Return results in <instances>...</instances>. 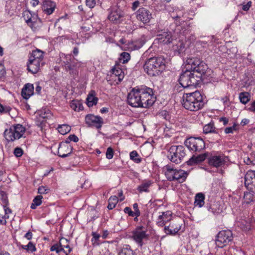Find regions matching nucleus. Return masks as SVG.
Wrapping results in <instances>:
<instances>
[{
  "label": "nucleus",
  "mask_w": 255,
  "mask_h": 255,
  "mask_svg": "<svg viewBox=\"0 0 255 255\" xmlns=\"http://www.w3.org/2000/svg\"><path fill=\"white\" fill-rule=\"evenodd\" d=\"M156 101L152 89L146 86L133 88L128 96V104L133 107L149 108Z\"/></svg>",
  "instance_id": "obj_1"
},
{
  "label": "nucleus",
  "mask_w": 255,
  "mask_h": 255,
  "mask_svg": "<svg viewBox=\"0 0 255 255\" xmlns=\"http://www.w3.org/2000/svg\"><path fill=\"white\" fill-rule=\"evenodd\" d=\"M183 106L191 111H197L204 106L203 97L199 91L187 93L183 96Z\"/></svg>",
  "instance_id": "obj_2"
},
{
  "label": "nucleus",
  "mask_w": 255,
  "mask_h": 255,
  "mask_svg": "<svg viewBox=\"0 0 255 255\" xmlns=\"http://www.w3.org/2000/svg\"><path fill=\"white\" fill-rule=\"evenodd\" d=\"M143 68L149 76H159L165 69V60L162 57L150 58L145 61Z\"/></svg>",
  "instance_id": "obj_3"
},
{
  "label": "nucleus",
  "mask_w": 255,
  "mask_h": 255,
  "mask_svg": "<svg viewBox=\"0 0 255 255\" xmlns=\"http://www.w3.org/2000/svg\"><path fill=\"white\" fill-rule=\"evenodd\" d=\"M43 52L36 49L33 50L29 57L27 69L32 74L37 73L43 64Z\"/></svg>",
  "instance_id": "obj_4"
},
{
  "label": "nucleus",
  "mask_w": 255,
  "mask_h": 255,
  "mask_svg": "<svg viewBox=\"0 0 255 255\" xmlns=\"http://www.w3.org/2000/svg\"><path fill=\"white\" fill-rule=\"evenodd\" d=\"M185 68L190 70L197 79L200 80L202 76L206 72L207 65L205 62L201 61L197 58L188 59L185 63Z\"/></svg>",
  "instance_id": "obj_5"
},
{
  "label": "nucleus",
  "mask_w": 255,
  "mask_h": 255,
  "mask_svg": "<svg viewBox=\"0 0 255 255\" xmlns=\"http://www.w3.org/2000/svg\"><path fill=\"white\" fill-rule=\"evenodd\" d=\"M165 175L167 179L170 181H177L183 183L188 175L187 171L182 169L174 168L167 165L164 167Z\"/></svg>",
  "instance_id": "obj_6"
},
{
  "label": "nucleus",
  "mask_w": 255,
  "mask_h": 255,
  "mask_svg": "<svg viewBox=\"0 0 255 255\" xmlns=\"http://www.w3.org/2000/svg\"><path fill=\"white\" fill-rule=\"evenodd\" d=\"M25 131V128L21 125L16 124L4 131V137L8 141H13L21 138Z\"/></svg>",
  "instance_id": "obj_7"
},
{
  "label": "nucleus",
  "mask_w": 255,
  "mask_h": 255,
  "mask_svg": "<svg viewBox=\"0 0 255 255\" xmlns=\"http://www.w3.org/2000/svg\"><path fill=\"white\" fill-rule=\"evenodd\" d=\"M185 148L182 145L171 146L169 150L168 157L173 162L180 163L185 156Z\"/></svg>",
  "instance_id": "obj_8"
},
{
  "label": "nucleus",
  "mask_w": 255,
  "mask_h": 255,
  "mask_svg": "<svg viewBox=\"0 0 255 255\" xmlns=\"http://www.w3.org/2000/svg\"><path fill=\"white\" fill-rule=\"evenodd\" d=\"M199 81L194 76V73L187 69L180 75L179 79L180 84L184 88L195 86Z\"/></svg>",
  "instance_id": "obj_9"
},
{
  "label": "nucleus",
  "mask_w": 255,
  "mask_h": 255,
  "mask_svg": "<svg viewBox=\"0 0 255 255\" xmlns=\"http://www.w3.org/2000/svg\"><path fill=\"white\" fill-rule=\"evenodd\" d=\"M186 146L191 151L200 152L205 146V142L200 137H190L184 142Z\"/></svg>",
  "instance_id": "obj_10"
},
{
  "label": "nucleus",
  "mask_w": 255,
  "mask_h": 255,
  "mask_svg": "<svg viewBox=\"0 0 255 255\" xmlns=\"http://www.w3.org/2000/svg\"><path fill=\"white\" fill-rule=\"evenodd\" d=\"M63 66L65 70L73 76H76L78 73V69L81 66V63L75 62L72 60L71 55H66L63 61Z\"/></svg>",
  "instance_id": "obj_11"
},
{
  "label": "nucleus",
  "mask_w": 255,
  "mask_h": 255,
  "mask_svg": "<svg viewBox=\"0 0 255 255\" xmlns=\"http://www.w3.org/2000/svg\"><path fill=\"white\" fill-rule=\"evenodd\" d=\"M149 235L147 233L146 229L142 226L137 227L132 232V239L140 246L143 245V241L147 240Z\"/></svg>",
  "instance_id": "obj_12"
},
{
  "label": "nucleus",
  "mask_w": 255,
  "mask_h": 255,
  "mask_svg": "<svg viewBox=\"0 0 255 255\" xmlns=\"http://www.w3.org/2000/svg\"><path fill=\"white\" fill-rule=\"evenodd\" d=\"M233 238V234L230 230L221 231L217 236L216 244L218 247L223 248L231 243Z\"/></svg>",
  "instance_id": "obj_13"
},
{
  "label": "nucleus",
  "mask_w": 255,
  "mask_h": 255,
  "mask_svg": "<svg viewBox=\"0 0 255 255\" xmlns=\"http://www.w3.org/2000/svg\"><path fill=\"white\" fill-rule=\"evenodd\" d=\"M229 161L228 156L223 154L210 156L208 158L209 164L216 167H222Z\"/></svg>",
  "instance_id": "obj_14"
},
{
  "label": "nucleus",
  "mask_w": 255,
  "mask_h": 255,
  "mask_svg": "<svg viewBox=\"0 0 255 255\" xmlns=\"http://www.w3.org/2000/svg\"><path fill=\"white\" fill-rule=\"evenodd\" d=\"M85 121L88 126L95 127L98 129H101L104 124V120L102 117L93 114L87 115Z\"/></svg>",
  "instance_id": "obj_15"
},
{
  "label": "nucleus",
  "mask_w": 255,
  "mask_h": 255,
  "mask_svg": "<svg viewBox=\"0 0 255 255\" xmlns=\"http://www.w3.org/2000/svg\"><path fill=\"white\" fill-rule=\"evenodd\" d=\"M245 184L249 190L255 193V171L249 170L246 173Z\"/></svg>",
  "instance_id": "obj_16"
},
{
  "label": "nucleus",
  "mask_w": 255,
  "mask_h": 255,
  "mask_svg": "<svg viewBox=\"0 0 255 255\" xmlns=\"http://www.w3.org/2000/svg\"><path fill=\"white\" fill-rule=\"evenodd\" d=\"M136 17L138 20L143 23H147L152 18V14L149 10L141 7L137 11Z\"/></svg>",
  "instance_id": "obj_17"
},
{
  "label": "nucleus",
  "mask_w": 255,
  "mask_h": 255,
  "mask_svg": "<svg viewBox=\"0 0 255 255\" xmlns=\"http://www.w3.org/2000/svg\"><path fill=\"white\" fill-rule=\"evenodd\" d=\"M124 17L123 12L118 8H113L108 16L109 19L115 23H120Z\"/></svg>",
  "instance_id": "obj_18"
},
{
  "label": "nucleus",
  "mask_w": 255,
  "mask_h": 255,
  "mask_svg": "<svg viewBox=\"0 0 255 255\" xmlns=\"http://www.w3.org/2000/svg\"><path fill=\"white\" fill-rule=\"evenodd\" d=\"M172 219V212L170 211L162 212L157 219L156 224L159 227H163Z\"/></svg>",
  "instance_id": "obj_19"
},
{
  "label": "nucleus",
  "mask_w": 255,
  "mask_h": 255,
  "mask_svg": "<svg viewBox=\"0 0 255 255\" xmlns=\"http://www.w3.org/2000/svg\"><path fill=\"white\" fill-rule=\"evenodd\" d=\"M72 151V147L69 145L68 144L61 143L59 145L58 154V155L62 158L68 156Z\"/></svg>",
  "instance_id": "obj_20"
},
{
  "label": "nucleus",
  "mask_w": 255,
  "mask_h": 255,
  "mask_svg": "<svg viewBox=\"0 0 255 255\" xmlns=\"http://www.w3.org/2000/svg\"><path fill=\"white\" fill-rule=\"evenodd\" d=\"M50 113L48 109H42L37 112V125L39 126L42 125L45 119H48L50 116Z\"/></svg>",
  "instance_id": "obj_21"
},
{
  "label": "nucleus",
  "mask_w": 255,
  "mask_h": 255,
  "mask_svg": "<svg viewBox=\"0 0 255 255\" xmlns=\"http://www.w3.org/2000/svg\"><path fill=\"white\" fill-rule=\"evenodd\" d=\"M34 93V87L33 84H26L23 88L21 91V95L23 98L28 99Z\"/></svg>",
  "instance_id": "obj_22"
},
{
  "label": "nucleus",
  "mask_w": 255,
  "mask_h": 255,
  "mask_svg": "<svg viewBox=\"0 0 255 255\" xmlns=\"http://www.w3.org/2000/svg\"><path fill=\"white\" fill-rule=\"evenodd\" d=\"M157 39L160 43H169L172 40L171 33L170 32H163L157 35Z\"/></svg>",
  "instance_id": "obj_23"
},
{
  "label": "nucleus",
  "mask_w": 255,
  "mask_h": 255,
  "mask_svg": "<svg viewBox=\"0 0 255 255\" xmlns=\"http://www.w3.org/2000/svg\"><path fill=\"white\" fill-rule=\"evenodd\" d=\"M44 11L47 14H51L55 7V3L49 0H45L43 3Z\"/></svg>",
  "instance_id": "obj_24"
},
{
  "label": "nucleus",
  "mask_w": 255,
  "mask_h": 255,
  "mask_svg": "<svg viewBox=\"0 0 255 255\" xmlns=\"http://www.w3.org/2000/svg\"><path fill=\"white\" fill-rule=\"evenodd\" d=\"M207 157L206 153L200 154L198 156H193L189 160L186 162L188 165H192L198 162L204 161Z\"/></svg>",
  "instance_id": "obj_25"
},
{
  "label": "nucleus",
  "mask_w": 255,
  "mask_h": 255,
  "mask_svg": "<svg viewBox=\"0 0 255 255\" xmlns=\"http://www.w3.org/2000/svg\"><path fill=\"white\" fill-rule=\"evenodd\" d=\"M59 243L60 246L62 248L61 251L65 254H68L71 252L72 248L69 247V243L68 240L64 238H62L60 239Z\"/></svg>",
  "instance_id": "obj_26"
},
{
  "label": "nucleus",
  "mask_w": 255,
  "mask_h": 255,
  "mask_svg": "<svg viewBox=\"0 0 255 255\" xmlns=\"http://www.w3.org/2000/svg\"><path fill=\"white\" fill-rule=\"evenodd\" d=\"M176 227L174 228L173 224H170L169 226H165L164 230L167 234L175 235L181 229V225H175Z\"/></svg>",
  "instance_id": "obj_27"
},
{
  "label": "nucleus",
  "mask_w": 255,
  "mask_h": 255,
  "mask_svg": "<svg viewBox=\"0 0 255 255\" xmlns=\"http://www.w3.org/2000/svg\"><path fill=\"white\" fill-rule=\"evenodd\" d=\"M87 104L89 107H91L96 105L98 102V98L95 97V92L91 91L88 94L87 98Z\"/></svg>",
  "instance_id": "obj_28"
},
{
  "label": "nucleus",
  "mask_w": 255,
  "mask_h": 255,
  "mask_svg": "<svg viewBox=\"0 0 255 255\" xmlns=\"http://www.w3.org/2000/svg\"><path fill=\"white\" fill-rule=\"evenodd\" d=\"M254 194H255V193L253 192L252 191L245 192L243 198V203L250 204L253 203L255 199Z\"/></svg>",
  "instance_id": "obj_29"
},
{
  "label": "nucleus",
  "mask_w": 255,
  "mask_h": 255,
  "mask_svg": "<svg viewBox=\"0 0 255 255\" xmlns=\"http://www.w3.org/2000/svg\"><path fill=\"white\" fill-rule=\"evenodd\" d=\"M204 195L202 193H199L196 194L194 204L195 206H198L201 207L204 204Z\"/></svg>",
  "instance_id": "obj_30"
},
{
  "label": "nucleus",
  "mask_w": 255,
  "mask_h": 255,
  "mask_svg": "<svg viewBox=\"0 0 255 255\" xmlns=\"http://www.w3.org/2000/svg\"><path fill=\"white\" fill-rule=\"evenodd\" d=\"M70 106L75 111H80L83 109L82 103L78 100H73L71 102Z\"/></svg>",
  "instance_id": "obj_31"
},
{
  "label": "nucleus",
  "mask_w": 255,
  "mask_h": 255,
  "mask_svg": "<svg viewBox=\"0 0 255 255\" xmlns=\"http://www.w3.org/2000/svg\"><path fill=\"white\" fill-rule=\"evenodd\" d=\"M152 184V182L149 180L143 182L138 187L137 189L140 192H148V188Z\"/></svg>",
  "instance_id": "obj_32"
},
{
  "label": "nucleus",
  "mask_w": 255,
  "mask_h": 255,
  "mask_svg": "<svg viewBox=\"0 0 255 255\" xmlns=\"http://www.w3.org/2000/svg\"><path fill=\"white\" fill-rule=\"evenodd\" d=\"M118 198L116 196H111L109 199V204L107 206L109 210L114 209L118 202Z\"/></svg>",
  "instance_id": "obj_33"
},
{
  "label": "nucleus",
  "mask_w": 255,
  "mask_h": 255,
  "mask_svg": "<svg viewBox=\"0 0 255 255\" xmlns=\"http://www.w3.org/2000/svg\"><path fill=\"white\" fill-rule=\"evenodd\" d=\"M130 159L136 163H139L141 161V158L136 151L133 150L129 153Z\"/></svg>",
  "instance_id": "obj_34"
},
{
  "label": "nucleus",
  "mask_w": 255,
  "mask_h": 255,
  "mask_svg": "<svg viewBox=\"0 0 255 255\" xmlns=\"http://www.w3.org/2000/svg\"><path fill=\"white\" fill-rule=\"evenodd\" d=\"M113 74L118 77L119 82L122 81L124 77V73L121 68H114L113 69Z\"/></svg>",
  "instance_id": "obj_35"
},
{
  "label": "nucleus",
  "mask_w": 255,
  "mask_h": 255,
  "mask_svg": "<svg viewBox=\"0 0 255 255\" xmlns=\"http://www.w3.org/2000/svg\"><path fill=\"white\" fill-rule=\"evenodd\" d=\"M43 198L41 195L36 196L32 201V203L31 205V208L35 209L37 206L41 205L42 203V199Z\"/></svg>",
  "instance_id": "obj_36"
},
{
  "label": "nucleus",
  "mask_w": 255,
  "mask_h": 255,
  "mask_svg": "<svg viewBox=\"0 0 255 255\" xmlns=\"http://www.w3.org/2000/svg\"><path fill=\"white\" fill-rule=\"evenodd\" d=\"M203 132L205 134L215 132L216 130L214 124L210 123L207 125H206L203 127Z\"/></svg>",
  "instance_id": "obj_37"
},
{
  "label": "nucleus",
  "mask_w": 255,
  "mask_h": 255,
  "mask_svg": "<svg viewBox=\"0 0 255 255\" xmlns=\"http://www.w3.org/2000/svg\"><path fill=\"white\" fill-rule=\"evenodd\" d=\"M92 236L93 238L91 239V242L92 243V245L94 246H97L100 245V235L97 233L96 232H92Z\"/></svg>",
  "instance_id": "obj_38"
},
{
  "label": "nucleus",
  "mask_w": 255,
  "mask_h": 255,
  "mask_svg": "<svg viewBox=\"0 0 255 255\" xmlns=\"http://www.w3.org/2000/svg\"><path fill=\"white\" fill-rule=\"evenodd\" d=\"M58 130L59 132L64 135L70 131L71 127L67 125H60L58 127Z\"/></svg>",
  "instance_id": "obj_39"
},
{
  "label": "nucleus",
  "mask_w": 255,
  "mask_h": 255,
  "mask_svg": "<svg viewBox=\"0 0 255 255\" xmlns=\"http://www.w3.org/2000/svg\"><path fill=\"white\" fill-rule=\"evenodd\" d=\"M240 102L244 104H247L250 100V95L248 92H242L239 95Z\"/></svg>",
  "instance_id": "obj_40"
},
{
  "label": "nucleus",
  "mask_w": 255,
  "mask_h": 255,
  "mask_svg": "<svg viewBox=\"0 0 255 255\" xmlns=\"http://www.w3.org/2000/svg\"><path fill=\"white\" fill-rule=\"evenodd\" d=\"M21 247L29 253H33L36 250L35 245L31 242H29L26 245H22Z\"/></svg>",
  "instance_id": "obj_41"
},
{
  "label": "nucleus",
  "mask_w": 255,
  "mask_h": 255,
  "mask_svg": "<svg viewBox=\"0 0 255 255\" xmlns=\"http://www.w3.org/2000/svg\"><path fill=\"white\" fill-rule=\"evenodd\" d=\"M119 255H134L132 250L128 246L123 247L119 252Z\"/></svg>",
  "instance_id": "obj_42"
},
{
  "label": "nucleus",
  "mask_w": 255,
  "mask_h": 255,
  "mask_svg": "<svg viewBox=\"0 0 255 255\" xmlns=\"http://www.w3.org/2000/svg\"><path fill=\"white\" fill-rule=\"evenodd\" d=\"M130 54L126 52H123L121 53L119 60L123 64L127 63L130 59Z\"/></svg>",
  "instance_id": "obj_43"
},
{
  "label": "nucleus",
  "mask_w": 255,
  "mask_h": 255,
  "mask_svg": "<svg viewBox=\"0 0 255 255\" xmlns=\"http://www.w3.org/2000/svg\"><path fill=\"white\" fill-rule=\"evenodd\" d=\"M40 19L38 18L37 15L33 13L31 17V19L29 21V24H28L29 26L32 27L34 26V24L37 22L38 21H39Z\"/></svg>",
  "instance_id": "obj_44"
},
{
  "label": "nucleus",
  "mask_w": 255,
  "mask_h": 255,
  "mask_svg": "<svg viewBox=\"0 0 255 255\" xmlns=\"http://www.w3.org/2000/svg\"><path fill=\"white\" fill-rule=\"evenodd\" d=\"M32 13L29 10H25L23 12V17L27 24H29V21Z\"/></svg>",
  "instance_id": "obj_45"
},
{
  "label": "nucleus",
  "mask_w": 255,
  "mask_h": 255,
  "mask_svg": "<svg viewBox=\"0 0 255 255\" xmlns=\"http://www.w3.org/2000/svg\"><path fill=\"white\" fill-rule=\"evenodd\" d=\"M100 255H111L109 249L104 245L99 247Z\"/></svg>",
  "instance_id": "obj_46"
},
{
  "label": "nucleus",
  "mask_w": 255,
  "mask_h": 255,
  "mask_svg": "<svg viewBox=\"0 0 255 255\" xmlns=\"http://www.w3.org/2000/svg\"><path fill=\"white\" fill-rule=\"evenodd\" d=\"M78 137L75 135V134H71L69 136V137L66 139L65 143L68 144L70 143L71 141H73L75 142H77L78 141Z\"/></svg>",
  "instance_id": "obj_47"
},
{
  "label": "nucleus",
  "mask_w": 255,
  "mask_h": 255,
  "mask_svg": "<svg viewBox=\"0 0 255 255\" xmlns=\"http://www.w3.org/2000/svg\"><path fill=\"white\" fill-rule=\"evenodd\" d=\"M9 218L8 217V215H6V214L4 213V214L0 215V224L2 225H6L7 221L6 220Z\"/></svg>",
  "instance_id": "obj_48"
},
{
  "label": "nucleus",
  "mask_w": 255,
  "mask_h": 255,
  "mask_svg": "<svg viewBox=\"0 0 255 255\" xmlns=\"http://www.w3.org/2000/svg\"><path fill=\"white\" fill-rule=\"evenodd\" d=\"M1 195V199L3 204V205H7L8 203V201L7 199V197L5 193L3 191L0 192Z\"/></svg>",
  "instance_id": "obj_49"
},
{
  "label": "nucleus",
  "mask_w": 255,
  "mask_h": 255,
  "mask_svg": "<svg viewBox=\"0 0 255 255\" xmlns=\"http://www.w3.org/2000/svg\"><path fill=\"white\" fill-rule=\"evenodd\" d=\"M49 191V189L46 186H41L38 189V193L40 194H44L47 193Z\"/></svg>",
  "instance_id": "obj_50"
},
{
  "label": "nucleus",
  "mask_w": 255,
  "mask_h": 255,
  "mask_svg": "<svg viewBox=\"0 0 255 255\" xmlns=\"http://www.w3.org/2000/svg\"><path fill=\"white\" fill-rule=\"evenodd\" d=\"M61 248L60 246V243L59 244H56L52 246L50 248L51 251H55L57 253L61 252Z\"/></svg>",
  "instance_id": "obj_51"
},
{
  "label": "nucleus",
  "mask_w": 255,
  "mask_h": 255,
  "mask_svg": "<svg viewBox=\"0 0 255 255\" xmlns=\"http://www.w3.org/2000/svg\"><path fill=\"white\" fill-rule=\"evenodd\" d=\"M11 108L9 106H3L0 103V113H9Z\"/></svg>",
  "instance_id": "obj_52"
},
{
  "label": "nucleus",
  "mask_w": 255,
  "mask_h": 255,
  "mask_svg": "<svg viewBox=\"0 0 255 255\" xmlns=\"http://www.w3.org/2000/svg\"><path fill=\"white\" fill-rule=\"evenodd\" d=\"M106 155V157L109 159H111L113 157L114 151L111 147L107 148Z\"/></svg>",
  "instance_id": "obj_53"
},
{
  "label": "nucleus",
  "mask_w": 255,
  "mask_h": 255,
  "mask_svg": "<svg viewBox=\"0 0 255 255\" xmlns=\"http://www.w3.org/2000/svg\"><path fill=\"white\" fill-rule=\"evenodd\" d=\"M13 153L15 156L19 157L22 155L23 152L21 148L16 147L14 150Z\"/></svg>",
  "instance_id": "obj_54"
},
{
  "label": "nucleus",
  "mask_w": 255,
  "mask_h": 255,
  "mask_svg": "<svg viewBox=\"0 0 255 255\" xmlns=\"http://www.w3.org/2000/svg\"><path fill=\"white\" fill-rule=\"evenodd\" d=\"M177 50L179 53L182 52L185 49V44L183 42H179L176 45Z\"/></svg>",
  "instance_id": "obj_55"
},
{
  "label": "nucleus",
  "mask_w": 255,
  "mask_h": 255,
  "mask_svg": "<svg viewBox=\"0 0 255 255\" xmlns=\"http://www.w3.org/2000/svg\"><path fill=\"white\" fill-rule=\"evenodd\" d=\"M252 2L251 1H248L247 3H243L242 4V9L244 11H248L251 7Z\"/></svg>",
  "instance_id": "obj_56"
},
{
  "label": "nucleus",
  "mask_w": 255,
  "mask_h": 255,
  "mask_svg": "<svg viewBox=\"0 0 255 255\" xmlns=\"http://www.w3.org/2000/svg\"><path fill=\"white\" fill-rule=\"evenodd\" d=\"M236 130V126L234 125L232 127L226 128L225 129V132L226 133H233L234 131Z\"/></svg>",
  "instance_id": "obj_57"
},
{
  "label": "nucleus",
  "mask_w": 255,
  "mask_h": 255,
  "mask_svg": "<svg viewBox=\"0 0 255 255\" xmlns=\"http://www.w3.org/2000/svg\"><path fill=\"white\" fill-rule=\"evenodd\" d=\"M245 163L247 165H255V160H251L249 157H246L244 159Z\"/></svg>",
  "instance_id": "obj_58"
},
{
  "label": "nucleus",
  "mask_w": 255,
  "mask_h": 255,
  "mask_svg": "<svg viewBox=\"0 0 255 255\" xmlns=\"http://www.w3.org/2000/svg\"><path fill=\"white\" fill-rule=\"evenodd\" d=\"M4 213L6 215H8V217H10V216L12 214L11 210L7 207V205H3Z\"/></svg>",
  "instance_id": "obj_59"
},
{
  "label": "nucleus",
  "mask_w": 255,
  "mask_h": 255,
  "mask_svg": "<svg viewBox=\"0 0 255 255\" xmlns=\"http://www.w3.org/2000/svg\"><path fill=\"white\" fill-rule=\"evenodd\" d=\"M86 3L90 8H93L95 5V2L94 0H86Z\"/></svg>",
  "instance_id": "obj_60"
},
{
  "label": "nucleus",
  "mask_w": 255,
  "mask_h": 255,
  "mask_svg": "<svg viewBox=\"0 0 255 255\" xmlns=\"http://www.w3.org/2000/svg\"><path fill=\"white\" fill-rule=\"evenodd\" d=\"M124 212L126 213H128L129 216L133 217V212L131 211L130 208L127 207L124 209Z\"/></svg>",
  "instance_id": "obj_61"
},
{
  "label": "nucleus",
  "mask_w": 255,
  "mask_h": 255,
  "mask_svg": "<svg viewBox=\"0 0 255 255\" xmlns=\"http://www.w3.org/2000/svg\"><path fill=\"white\" fill-rule=\"evenodd\" d=\"M137 42H139L140 44V45H139V47L142 46L146 42L145 37L144 36L141 37Z\"/></svg>",
  "instance_id": "obj_62"
},
{
  "label": "nucleus",
  "mask_w": 255,
  "mask_h": 255,
  "mask_svg": "<svg viewBox=\"0 0 255 255\" xmlns=\"http://www.w3.org/2000/svg\"><path fill=\"white\" fill-rule=\"evenodd\" d=\"M5 74V70L4 68V66L0 64V78L3 77Z\"/></svg>",
  "instance_id": "obj_63"
},
{
  "label": "nucleus",
  "mask_w": 255,
  "mask_h": 255,
  "mask_svg": "<svg viewBox=\"0 0 255 255\" xmlns=\"http://www.w3.org/2000/svg\"><path fill=\"white\" fill-rule=\"evenodd\" d=\"M249 110L255 113V101L251 104L249 108Z\"/></svg>",
  "instance_id": "obj_64"
}]
</instances>
